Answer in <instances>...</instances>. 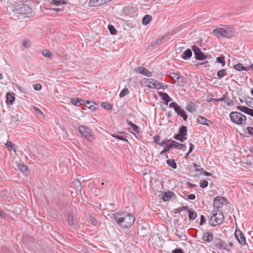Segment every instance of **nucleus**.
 <instances>
[{"mask_svg":"<svg viewBox=\"0 0 253 253\" xmlns=\"http://www.w3.org/2000/svg\"><path fill=\"white\" fill-rule=\"evenodd\" d=\"M118 224L124 228H128L134 223L135 217L131 214L125 212H118L114 214Z\"/></svg>","mask_w":253,"mask_h":253,"instance_id":"1","label":"nucleus"},{"mask_svg":"<svg viewBox=\"0 0 253 253\" xmlns=\"http://www.w3.org/2000/svg\"><path fill=\"white\" fill-rule=\"evenodd\" d=\"M234 33L233 28L228 26L216 28L212 32V34L218 39L230 38L233 36Z\"/></svg>","mask_w":253,"mask_h":253,"instance_id":"2","label":"nucleus"},{"mask_svg":"<svg viewBox=\"0 0 253 253\" xmlns=\"http://www.w3.org/2000/svg\"><path fill=\"white\" fill-rule=\"evenodd\" d=\"M209 224L211 226H216L221 224L224 219L222 211L218 209L213 210L208 216Z\"/></svg>","mask_w":253,"mask_h":253,"instance_id":"3","label":"nucleus"},{"mask_svg":"<svg viewBox=\"0 0 253 253\" xmlns=\"http://www.w3.org/2000/svg\"><path fill=\"white\" fill-rule=\"evenodd\" d=\"M14 14H21L25 15V17H29L33 15L32 8L28 4H20L16 6V7L12 10Z\"/></svg>","mask_w":253,"mask_h":253,"instance_id":"4","label":"nucleus"},{"mask_svg":"<svg viewBox=\"0 0 253 253\" xmlns=\"http://www.w3.org/2000/svg\"><path fill=\"white\" fill-rule=\"evenodd\" d=\"M228 245L226 242L220 238L214 237L213 240L211 244L210 247L213 250L216 251H226L230 252V250L227 247Z\"/></svg>","mask_w":253,"mask_h":253,"instance_id":"5","label":"nucleus"},{"mask_svg":"<svg viewBox=\"0 0 253 253\" xmlns=\"http://www.w3.org/2000/svg\"><path fill=\"white\" fill-rule=\"evenodd\" d=\"M229 117L231 122L236 125L242 126L246 123V117L240 112L232 111L230 113Z\"/></svg>","mask_w":253,"mask_h":253,"instance_id":"6","label":"nucleus"},{"mask_svg":"<svg viewBox=\"0 0 253 253\" xmlns=\"http://www.w3.org/2000/svg\"><path fill=\"white\" fill-rule=\"evenodd\" d=\"M143 83L146 86L151 88L160 89L162 87V84L153 79L144 78Z\"/></svg>","mask_w":253,"mask_h":253,"instance_id":"7","label":"nucleus"},{"mask_svg":"<svg viewBox=\"0 0 253 253\" xmlns=\"http://www.w3.org/2000/svg\"><path fill=\"white\" fill-rule=\"evenodd\" d=\"M192 50L194 52L195 58L197 60L202 61L207 58V56L202 52L201 49L196 45L192 46Z\"/></svg>","mask_w":253,"mask_h":253,"instance_id":"8","label":"nucleus"},{"mask_svg":"<svg viewBox=\"0 0 253 253\" xmlns=\"http://www.w3.org/2000/svg\"><path fill=\"white\" fill-rule=\"evenodd\" d=\"M78 130L80 133L87 140L92 136L91 129L86 126H81L79 127Z\"/></svg>","mask_w":253,"mask_h":253,"instance_id":"9","label":"nucleus"},{"mask_svg":"<svg viewBox=\"0 0 253 253\" xmlns=\"http://www.w3.org/2000/svg\"><path fill=\"white\" fill-rule=\"evenodd\" d=\"M227 203V199L221 196H216L213 200V206L216 209L221 208L222 206Z\"/></svg>","mask_w":253,"mask_h":253,"instance_id":"10","label":"nucleus"},{"mask_svg":"<svg viewBox=\"0 0 253 253\" xmlns=\"http://www.w3.org/2000/svg\"><path fill=\"white\" fill-rule=\"evenodd\" d=\"M235 236L241 245H245L247 244L246 238L241 230L236 229L235 232Z\"/></svg>","mask_w":253,"mask_h":253,"instance_id":"11","label":"nucleus"},{"mask_svg":"<svg viewBox=\"0 0 253 253\" xmlns=\"http://www.w3.org/2000/svg\"><path fill=\"white\" fill-rule=\"evenodd\" d=\"M138 234L143 237H146L150 233V227L147 223H143L140 229H138Z\"/></svg>","mask_w":253,"mask_h":253,"instance_id":"12","label":"nucleus"},{"mask_svg":"<svg viewBox=\"0 0 253 253\" xmlns=\"http://www.w3.org/2000/svg\"><path fill=\"white\" fill-rule=\"evenodd\" d=\"M236 108L239 111L253 117V109L250 108L246 106H237Z\"/></svg>","mask_w":253,"mask_h":253,"instance_id":"13","label":"nucleus"},{"mask_svg":"<svg viewBox=\"0 0 253 253\" xmlns=\"http://www.w3.org/2000/svg\"><path fill=\"white\" fill-rule=\"evenodd\" d=\"M213 239V235L211 232H206L203 234L202 240L205 243L212 242Z\"/></svg>","mask_w":253,"mask_h":253,"instance_id":"14","label":"nucleus"},{"mask_svg":"<svg viewBox=\"0 0 253 253\" xmlns=\"http://www.w3.org/2000/svg\"><path fill=\"white\" fill-rule=\"evenodd\" d=\"M197 121L200 124L209 126L212 125V122L211 120H208L205 117L200 115L198 116Z\"/></svg>","mask_w":253,"mask_h":253,"instance_id":"15","label":"nucleus"},{"mask_svg":"<svg viewBox=\"0 0 253 253\" xmlns=\"http://www.w3.org/2000/svg\"><path fill=\"white\" fill-rule=\"evenodd\" d=\"M174 192L168 191V192H163L162 193V198L164 202L169 201L170 198L175 196Z\"/></svg>","mask_w":253,"mask_h":253,"instance_id":"16","label":"nucleus"},{"mask_svg":"<svg viewBox=\"0 0 253 253\" xmlns=\"http://www.w3.org/2000/svg\"><path fill=\"white\" fill-rule=\"evenodd\" d=\"M84 105L92 111H95L98 107V104L93 101L87 100L84 102Z\"/></svg>","mask_w":253,"mask_h":253,"instance_id":"17","label":"nucleus"},{"mask_svg":"<svg viewBox=\"0 0 253 253\" xmlns=\"http://www.w3.org/2000/svg\"><path fill=\"white\" fill-rule=\"evenodd\" d=\"M136 71L148 77H150L152 75V73L145 67H140Z\"/></svg>","mask_w":253,"mask_h":253,"instance_id":"18","label":"nucleus"},{"mask_svg":"<svg viewBox=\"0 0 253 253\" xmlns=\"http://www.w3.org/2000/svg\"><path fill=\"white\" fill-rule=\"evenodd\" d=\"M175 112L178 116L182 117L184 121H186L187 120L188 115L184 110L181 108L180 106L178 107L177 110H176Z\"/></svg>","mask_w":253,"mask_h":253,"instance_id":"19","label":"nucleus"},{"mask_svg":"<svg viewBox=\"0 0 253 253\" xmlns=\"http://www.w3.org/2000/svg\"><path fill=\"white\" fill-rule=\"evenodd\" d=\"M158 94L164 101V103L166 105H168V103L171 100V99L167 93L159 92Z\"/></svg>","mask_w":253,"mask_h":253,"instance_id":"20","label":"nucleus"},{"mask_svg":"<svg viewBox=\"0 0 253 253\" xmlns=\"http://www.w3.org/2000/svg\"><path fill=\"white\" fill-rule=\"evenodd\" d=\"M6 103L7 105H12L15 100L14 93L7 92L6 95Z\"/></svg>","mask_w":253,"mask_h":253,"instance_id":"21","label":"nucleus"},{"mask_svg":"<svg viewBox=\"0 0 253 253\" xmlns=\"http://www.w3.org/2000/svg\"><path fill=\"white\" fill-rule=\"evenodd\" d=\"M197 106L196 105L192 102H189L186 107V110L191 113H194L197 111Z\"/></svg>","mask_w":253,"mask_h":253,"instance_id":"22","label":"nucleus"},{"mask_svg":"<svg viewBox=\"0 0 253 253\" xmlns=\"http://www.w3.org/2000/svg\"><path fill=\"white\" fill-rule=\"evenodd\" d=\"M105 3L104 0H90L89 5L90 6H99Z\"/></svg>","mask_w":253,"mask_h":253,"instance_id":"23","label":"nucleus"},{"mask_svg":"<svg viewBox=\"0 0 253 253\" xmlns=\"http://www.w3.org/2000/svg\"><path fill=\"white\" fill-rule=\"evenodd\" d=\"M192 55V50L190 48H188L184 51L183 54L181 55V57L184 60H187L189 59Z\"/></svg>","mask_w":253,"mask_h":253,"instance_id":"24","label":"nucleus"},{"mask_svg":"<svg viewBox=\"0 0 253 253\" xmlns=\"http://www.w3.org/2000/svg\"><path fill=\"white\" fill-rule=\"evenodd\" d=\"M187 211L189 213L188 218L190 220H193L197 218L198 216L197 213L195 211H194L192 209H188Z\"/></svg>","mask_w":253,"mask_h":253,"instance_id":"25","label":"nucleus"},{"mask_svg":"<svg viewBox=\"0 0 253 253\" xmlns=\"http://www.w3.org/2000/svg\"><path fill=\"white\" fill-rule=\"evenodd\" d=\"M182 137H187V128L185 126H181L178 130V132Z\"/></svg>","mask_w":253,"mask_h":253,"instance_id":"26","label":"nucleus"},{"mask_svg":"<svg viewBox=\"0 0 253 253\" xmlns=\"http://www.w3.org/2000/svg\"><path fill=\"white\" fill-rule=\"evenodd\" d=\"M243 98L245 99L244 102H245L246 104L248 106H249L251 108H253V98L246 96L245 97H243Z\"/></svg>","mask_w":253,"mask_h":253,"instance_id":"27","label":"nucleus"},{"mask_svg":"<svg viewBox=\"0 0 253 253\" xmlns=\"http://www.w3.org/2000/svg\"><path fill=\"white\" fill-rule=\"evenodd\" d=\"M126 122L127 124L131 126L132 128L133 129V130L134 132L136 133H139V127L135 124H133L132 122H131V121L127 119L126 120Z\"/></svg>","mask_w":253,"mask_h":253,"instance_id":"28","label":"nucleus"},{"mask_svg":"<svg viewBox=\"0 0 253 253\" xmlns=\"http://www.w3.org/2000/svg\"><path fill=\"white\" fill-rule=\"evenodd\" d=\"M18 169L26 175L28 174V168L24 164H20L17 166Z\"/></svg>","mask_w":253,"mask_h":253,"instance_id":"29","label":"nucleus"},{"mask_svg":"<svg viewBox=\"0 0 253 253\" xmlns=\"http://www.w3.org/2000/svg\"><path fill=\"white\" fill-rule=\"evenodd\" d=\"M234 68L237 71H248L250 69V67H244L242 64L238 63L234 65Z\"/></svg>","mask_w":253,"mask_h":253,"instance_id":"30","label":"nucleus"},{"mask_svg":"<svg viewBox=\"0 0 253 253\" xmlns=\"http://www.w3.org/2000/svg\"><path fill=\"white\" fill-rule=\"evenodd\" d=\"M11 120L12 123L17 125H18L21 121L20 118L19 117V115L17 114L12 115L11 117Z\"/></svg>","mask_w":253,"mask_h":253,"instance_id":"31","label":"nucleus"},{"mask_svg":"<svg viewBox=\"0 0 253 253\" xmlns=\"http://www.w3.org/2000/svg\"><path fill=\"white\" fill-rule=\"evenodd\" d=\"M152 20V16L150 15H145L142 20V23L143 25H146L149 24Z\"/></svg>","mask_w":253,"mask_h":253,"instance_id":"32","label":"nucleus"},{"mask_svg":"<svg viewBox=\"0 0 253 253\" xmlns=\"http://www.w3.org/2000/svg\"><path fill=\"white\" fill-rule=\"evenodd\" d=\"M71 103L76 106H78V104L82 105L84 102V100L81 98L72 99Z\"/></svg>","mask_w":253,"mask_h":253,"instance_id":"33","label":"nucleus"},{"mask_svg":"<svg viewBox=\"0 0 253 253\" xmlns=\"http://www.w3.org/2000/svg\"><path fill=\"white\" fill-rule=\"evenodd\" d=\"M167 164L173 169L177 168V164L174 159H169L166 161Z\"/></svg>","mask_w":253,"mask_h":253,"instance_id":"34","label":"nucleus"},{"mask_svg":"<svg viewBox=\"0 0 253 253\" xmlns=\"http://www.w3.org/2000/svg\"><path fill=\"white\" fill-rule=\"evenodd\" d=\"M170 77L173 81H178L180 79H183V77L180 76L178 74L175 73H172L170 74Z\"/></svg>","mask_w":253,"mask_h":253,"instance_id":"35","label":"nucleus"},{"mask_svg":"<svg viewBox=\"0 0 253 253\" xmlns=\"http://www.w3.org/2000/svg\"><path fill=\"white\" fill-rule=\"evenodd\" d=\"M101 106L102 108L108 110H112L113 109V106L112 105L107 102L102 103Z\"/></svg>","mask_w":253,"mask_h":253,"instance_id":"36","label":"nucleus"},{"mask_svg":"<svg viewBox=\"0 0 253 253\" xmlns=\"http://www.w3.org/2000/svg\"><path fill=\"white\" fill-rule=\"evenodd\" d=\"M67 221L68 224L70 225H73L74 224L73 215L72 213L69 212L68 213Z\"/></svg>","mask_w":253,"mask_h":253,"instance_id":"37","label":"nucleus"},{"mask_svg":"<svg viewBox=\"0 0 253 253\" xmlns=\"http://www.w3.org/2000/svg\"><path fill=\"white\" fill-rule=\"evenodd\" d=\"M173 137L174 139L179 140L181 142H183L187 139V137H182L179 133L175 134Z\"/></svg>","mask_w":253,"mask_h":253,"instance_id":"38","label":"nucleus"},{"mask_svg":"<svg viewBox=\"0 0 253 253\" xmlns=\"http://www.w3.org/2000/svg\"><path fill=\"white\" fill-rule=\"evenodd\" d=\"M216 61L218 63H220L222 67L224 66L225 65V57L223 55L217 57Z\"/></svg>","mask_w":253,"mask_h":253,"instance_id":"39","label":"nucleus"},{"mask_svg":"<svg viewBox=\"0 0 253 253\" xmlns=\"http://www.w3.org/2000/svg\"><path fill=\"white\" fill-rule=\"evenodd\" d=\"M129 93V91L127 87L124 88L119 94V97L123 98Z\"/></svg>","mask_w":253,"mask_h":253,"instance_id":"40","label":"nucleus"},{"mask_svg":"<svg viewBox=\"0 0 253 253\" xmlns=\"http://www.w3.org/2000/svg\"><path fill=\"white\" fill-rule=\"evenodd\" d=\"M50 3L56 5H59L66 3L65 0H51Z\"/></svg>","mask_w":253,"mask_h":253,"instance_id":"41","label":"nucleus"},{"mask_svg":"<svg viewBox=\"0 0 253 253\" xmlns=\"http://www.w3.org/2000/svg\"><path fill=\"white\" fill-rule=\"evenodd\" d=\"M42 54L44 56H45L46 57H48L50 59H51L52 58V57L53 56L52 53L50 51H49L47 50H46V49L42 50Z\"/></svg>","mask_w":253,"mask_h":253,"instance_id":"42","label":"nucleus"},{"mask_svg":"<svg viewBox=\"0 0 253 253\" xmlns=\"http://www.w3.org/2000/svg\"><path fill=\"white\" fill-rule=\"evenodd\" d=\"M172 148V146L171 145L170 143H169V144L167 145L166 147H165V148L161 152L160 155H162L165 153H167Z\"/></svg>","mask_w":253,"mask_h":253,"instance_id":"43","label":"nucleus"},{"mask_svg":"<svg viewBox=\"0 0 253 253\" xmlns=\"http://www.w3.org/2000/svg\"><path fill=\"white\" fill-rule=\"evenodd\" d=\"M226 74V70L224 69H221L218 71L217 73V76L219 79H222L223 78Z\"/></svg>","mask_w":253,"mask_h":253,"instance_id":"44","label":"nucleus"},{"mask_svg":"<svg viewBox=\"0 0 253 253\" xmlns=\"http://www.w3.org/2000/svg\"><path fill=\"white\" fill-rule=\"evenodd\" d=\"M171 145L172 146V148H175L179 150H180V147H181L182 145H180V143H179L178 142L173 140H171V142L170 143Z\"/></svg>","mask_w":253,"mask_h":253,"instance_id":"45","label":"nucleus"},{"mask_svg":"<svg viewBox=\"0 0 253 253\" xmlns=\"http://www.w3.org/2000/svg\"><path fill=\"white\" fill-rule=\"evenodd\" d=\"M186 210L187 211H188V207L187 206H182L181 207H179L177 209H175L174 211V213H180L182 211H183L184 210Z\"/></svg>","mask_w":253,"mask_h":253,"instance_id":"46","label":"nucleus"},{"mask_svg":"<svg viewBox=\"0 0 253 253\" xmlns=\"http://www.w3.org/2000/svg\"><path fill=\"white\" fill-rule=\"evenodd\" d=\"M108 28L111 35H114L117 34V30L113 25H109Z\"/></svg>","mask_w":253,"mask_h":253,"instance_id":"47","label":"nucleus"},{"mask_svg":"<svg viewBox=\"0 0 253 253\" xmlns=\"http://www.w3.org/2000/svg\"><path fill=\"white\" fill-rule=\"evenodd\" d=\"M5 145L8 148V150L11 151V149H12L14 151H15V149L14 148L15 146L13 143H12L11 141H7L5 143Z\"/></svg>","mask_w":253,"mask_h":253,"instance_id":"48","label":"nucleus"},{"mask_svg":"<svg viewBox=\"0 0 253 253\" xmlns=\"http://www.w3.org/2000/svg\"><path fill=\"white\" fill-rule=\"evenodd\" d=\"M112 136L115 138H116L119 140H122L125 142H127V140L126 138L124 137V136L119 135V134H112Z\"/></svg>","mask_w":253,"mask_h":253,"instance_id":"49","label":"nucleus"},{"mask_svg":"<svg viewBox=\"0 0 253 253\" xmlns=\"http://www.w3.org/2000/svg\"><path fill=\"white\" fill-rule=\"evenodd\" d=\"M169 106L170 108H173L175 112L176 111V110H177V109L180 106L178 104H177V103L175 102L170 103Z\"/></svg>","mask_w":253,"mask_h":253,"instance_id":"50","label":"nucleus"},{"mask_svg":"<svg viewBox=\"0 0 253 253\" xmlns=\"http://www.w3.org/2000/svg\"><path fill=\"white\" fill-rule=\"evenodd\" d=\"M165 38L164 37H161L160 38L157 39L154 41V43L153 44V42L151 43L152 44V45H154L155 44H160L163 41L165 40Z\"/></svg>","mask_w":253,"mask_h":253,"instance_id":"51","label":"nucleus"},{"mask_svg":"<svg viewBox=\"0 0 253 253\" xmlns=\"http://www.w3.org/2000/svg\"><path fill=\"white\" fill-rule=\"evenodd\" d=\"M171 139H165V140H164L162 142H160V143H159V145H160L161 146H164L165 145H166V146H167V145H168V144H169L171 142Z\"/></svg>","mask_w":253,"mask_h":253,"instance_id":"52","label":"nucleus"},{"mask_svg":"<svg viewBox=\"0 0 253 253\" xmlns=\"http://www.w3.org/2000/svg\"><path fill=\"white\" fill-rule=\"evenodd\" d=\"M208 182L207 180H203L200 181V186L202 188L207 187L208 185Z\"/></svg>","mask_w":253,"mask_h":253,"instance_id":"53","label":"nucleus"},{"mask_svg":"<svg viewBox=\"0 0 253 253\" xmlns=\"http://www.w3.org/2000/svg\"><path fill=\"white\" fill-rule=\"evenodd\" d=\"M16 87L21 92H22V93H27V90L26 88H23V87L20 86L18 84H16Z\"/></svg>","mask_w":253,"mask_h":253,"instance_id":"54","label":"nucleus"},{"mask_svg":"<svg viewBox=\"0 0 253 253\" xmlns=\"http://www.w3.org/2000/svg\"><path fill=\"white\" fill-rule=\"evenodd\" d=\"M228 106H231L233 104V101L230 99L229 97H226L225 100H224Z\"/></svg>","mask_w":253,"mask_h":253,"instance_id":"55","label":"nucleus"},{"mask_svg":"<svg viewBox=\"0 0 253 253\" xmlns=\"http://www.w3.org/2000/svg\"><path fill=\"white\" fill-rule=\"evenodd\" d=\"M175 234L179 238H181L183 236V233L177 229H176Z\"/></svg>","mask_w":253,"mask_h":253,"instance_id":"56","label":"nucleus"},{"mask_svg":"<svg viewBox=\"0 0 253 253\" xmlns=\"http://www.w3.org/2000/svg\"><path fill=\"white\" fill-rule=\"evenodd\" d=\"M206 221V217L204 215H201L200 217V225H203Z\"/></svg>","mask_w":253,"mask_h":253,"instance_id":"57","label":"nucleus"},{"mask_svg":"<svg viewBox=\"0 0 253 253\" xmlns=\"http://www.w3.org/2000/svg\"><path fill=\"white\" fill-rule=\"evenodd\" d=\"M160 135H157L156 136H155L153 138H154V142L156 143V144H158L159 145V143H160V142H159L160 141Z\"/></svg>","mask_w":253,"mask_h":253,"instance_id":"58","label":"nucleus"},{"mask_svg":"<svg viewBox=\"0 0 253 253\" xmlns=\"http://www.w3.org/2000/svg\"><path fill=\"white\" fill-rule=\"evenodd\" d=\"M42 85L40 84H37L33 85V88L36 90H40L42 89Z\"/></svg>","mask_w":253,"mask_h":253,"instance_id":"59","label":"nucleus"},{"mask_svg":"<svg viewBox=\"0 0 253 253\" xmlns=\"http://www.w3.org/2000/svg\"><path fill=\"white\" fill-rule=\"evenodd\" d=\"M89 220L93 225H96L97 224V222L95 217L93 216L90 217Z\"/></svg>","mask_w":253,"mask_h":253,"instance_id":"60","label":"nucleus"},{"mask_svg":"<svg viewBox=\"0 0 253 253\" xmlns=\"http://www.w3.org/2000/svg\"><path fill=\"white\" fill-rule=\"evenodd\" d=\"M212 95L211 94L208 95L207 96V101L210 102L214 101V98L212 97Z\"/></svg>","mask_w":253,"mask_h":253,"instance_id":"61","label":"nucleus"},{"mask_svg":"<svg viewBox=\"0 0 253 253\" xmlns=\"http://www.w3.org/2000/svg\"><path fill=\"white\" fill-rule=\"evenodd\" d=\"M22 45L23 46L26 47V48H29V44L28 43V41L27 40H25L22 42Z\"/></svg>","mask_w":253,"mask_h":253,"instance_id":"62","label":"nucleus"},{"mask_svg":"<svg viewBox=\"0 0 253 253\" xmlns=\"http://www.w3.org/2000/svg\"><path fill=\"white\" fill-rule=\"evenodd\" d=\"M247 129L249 134L253 135V127L248 126Z\"/></svg>","mask_w":253,"mask_h":253,"instance_id":"63","label":"nucleus"},{"mask_svg":"<svg viewBox=\"0 0 253 253\" xmlns=\"http://www.w3.org/2000/svg\"><path fill=\"white\" fill-rule=\"evenodd\" d=\"M172 253H184L181 249H175L172 251Z\"/></svg>","mask_w":253,"mask_h":253,"instance_id":"64","label":"nucleus"}]
</instances>
